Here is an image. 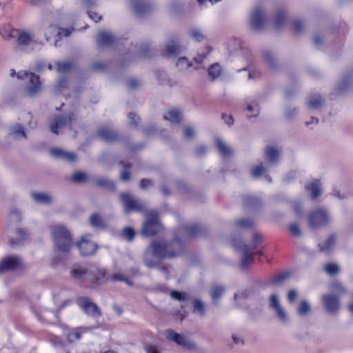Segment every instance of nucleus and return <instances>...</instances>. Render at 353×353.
<instances>
[{"label": "nucleus", "instance_id": "393cba45", "mask_svg": "<svg viewBox=\"0 0 353 353\" xmlns=\"http://www.w3.org/2000/svg\"><path fill=\"white\" fill-rule=\"evenodd\" d=\"M32 197L34 201L43 204L50 203L52 200V196L45 192H32Z\"/></svg>", "mask_w": 353, "mask_h": 353}, {"label": "nucleus", "instance_id": "4be33fe9", "mask_svg": "<svg viewBox=\"0 0 353 353\" xmlns=\"http://www.w3.org/2000/svg\"><path fill=\"white\" fill-rule=\"evenodd\" d=\"M265 154L268 164L274 163L279 158L280 151L274 145H268L265 148Z\"/></svg>", "mask_w": 353, "mask_h": 353}, {"label": "nucleus", "instance_id": "cd10ccee", "mask_svg": "<svg viewBox=\"0 0 353 353\" xmlns=\"http://www.w3.org/2000/svg\"><path fill=\"white\" fill-rule=\"evenodd\" d=\"M242 252V260L241 265L243 268H245L252 261V254L250 252V248L247 245H243L241 248Z\"/></svg>", "mask_w": 353, "mask_h": 353}, {"label": "nucleus", "instance_id": "c756f323", "mask_svg": "<svg viewBox=\"0 0 353 353\" xmlns=\"http://www.w3.org/2000/svg\"><path fill=\"white\" fill-rule=\"evenodd\" d=\"M222 70L219 63L212 64L208 69L209 76L212 79H216L221 76Z\"/></svg>", "mask_w": 353, "mask_h": 353}, {"label": "nucleus", "instance_id": "ea45409f", "mask_svg": "<svg viewBox=\"0 0 353 353\" xmlns=\"http://www.w3.org/2000/svg\"><path fill=\"white\" fill-rule=\"evenodd\" d=\"M246 110L248 111V117H254L259 113L258 105L254 102L248 104Z\"/></svg>", "mask_w": 353, "mask_h": 353}, {"label": "nucleus", "instance_id": "6ab92c4d", "mask_svg": "<svg viewBox=\"0 0 353 353\" xmlns=\"http://www.w3.org/2000/svg\"><path fill=\"white\" fill-rule=\"evenodd\" d=\"M105 272L97 267L89 268L88 279L96 283H102L104 281Z\"/></svg>", "mask_w": 353, "mask_h": 353}, {"label": "nucleus", "instance_id": "2f4dec72", "mask_svg": "<svg viewBox=\"0 0 353 353\" xmlns=\"http://www.w3.org/2000/svg\"><path fill=\"white\" fill-rule=\"evenodd\" d=\"M72 274L77 279L88 278L89 269L85 270L81 267H75L72 270Z\"/></svg>", "mask_w": 353, "mask_h": 353}, {"label": "nucleus", "instance_id": "5701e85b", "mask_svg": "<svg viewBox=\"0 0 353 353\" xmlns=\"http://www.w3.org/2000/svg\"><path fill=\"white\" fill-rule=\"evenodd\" d=\"M306 190L311 193L312 199H317L321 193V183L318 180H313L306 185Z\"/></svg>", "mask_w": 353, "mask_h": 353}, {"label": "nucleus", "instance_id": "bf43d9fd", "mask_svg": "<svg viewBox=\"0 0 353 353\" xmlns=\"http://www.w3.org/2000/svg\"><path fill=\"white\" fill-rule=\"evenodd\" d=\"M303 23L301 20L297 19L293 22L294 28L296 31H300L301 30V28L303 27Z\"/></svg>", "mask_w": 353, "mask_h": 353}, {"label": "nucleus", "instance_id": "dca6fc26", "mask_svg": "<svg viewBox=\"0 0 353 353\" xmlns=\"http://www.w3.org/2000/svg\"><path fill=\"white\" fill-rule=\"evenodd\" d=\"M322 301L328 312L335 313L340 307L338 299L332 294H325L322 296Z\"/></svg>", "mask_w": 353, "mask_h": 353}, {"label": "nucleus", "instance_id": "e2e57ef3", "mask_svg": "<svg viewBox=\"0 0 353 353\" xmlns=\"http://www.w3.org/2000/svg\"><path fill=\"white\" fill-rule=\"evenodd\" d=\"M331 289L332 290H334L336 292H337L338 294H340L341 292H343V288L342 286L339 284V283H334L332 287H331Z\"/></svg>", "mask_w": 353, "mask_h": 353}, {"label": "nucleus", "instance_id": "774afa93", "mask_svg": "<svg viewBox=\"0 0 353 353\" xmlns=\"http://www.w3.org/2000/svg\"><path fill=\"white\" fill-rule=\"evenodd\" d=\"M121 178L123 181H128L130 179L128 171L124 170L121 174Z\"/></svg>", "mask_w": 353, "mask_h": 353}, {"label": "nucleus", "instance_id": "58836bf2", "mask_svg": "<svg viewBox=\"0 0 353 353\" xmlns=\"http://www.w3.org/2000/svg\"><path fill=\"white\" fill-rule=\"evenodd\" d=\"M90 221L91 225L95 228H101L104 226L101 217L97 214H94L90 216Z\"/></svg>", "mask_w": 353, "mask_h": 353}, {"label": "nucleus", "instance_id": "338daca9", "mask_svg": "<svg viewBox=\"0 0 353 353\" xmlns=\"http://www.w3.org/2000/svg\"><path fill=\"white\" fill-rule=\"evenodd\" d=\"M94 0H83L82 4L86 8H90L94 4Z\"/></svg>", "mask_w": 353, "mask_h": 353}, {"label": "nucleus", "instance_id": "bb28decb", "mask_svg": "<svg viewBox=\"0 0 353 353\" xmlns=\"http://www.w3.org/2000/svg\"><path fill=\"white\" fill-rule=\"evenodd\" d=\"M165 120L169 121L172 123H176L180 121L181 119V112L175 109L168 111L163 116Z\"/></svg>", "mask_w": 353, "mask_h": 353}, {"label": "nucleus", "instance_id": "c9c22d12", "mask_svg": "<svg viewBox=\"0 0 353 353\" xmlns=\"http://www.w3.org/2000/svg\"><path fill=\"white\" fill-rule=\"evenodd\" d=\"M335 238L333 236H330L325 242L320 244V249L323 252H328L334 245Z\"/></svg>", "mask_w": 353, "mask_h": 353}, {"label": "nucleus", "instance_id": "13d9d810", "mask_svg": "<svg viewBox=\"0 0 353 353\" xmlns=\"http://www.w3.org/2000/svg\"><path fill=\"white\" fill-rule=\"evenodd\" d=\"M88 14L89 15V17L91 19H92L93 21H94L95 22H97L98 21L101 20V17L96 12H92L91 11H88Z\"/></svg>", "mask_w": 353, "mask_h": 353}, {"label": "nucleus", "instance_id": "423d86ee", "mask_svg": "<svg viewBox=\"0 0 353 353\" xmlns=\"http://www.w3.org/2000/svg\"><path fill=\"white\" fill-rule=\"evenodd\" d=\"M165 337L168 340L188 350H194L196 347V343L188 336L177 333L174 330H167L165 332Z\"/></svg>", "mask_w": 353, "mask_h": 353}, {"label": "nucleus", "instance_id": "4c0bfd02", "mask_svg": "<svg viewBox=\"0 0 353 353\" xmlns=\"http://www.w3.org/2000/svg\"><path fill=\"white\" fill-rule=\"evenodd\" d=\"M176 65L179 70H183L191 67L192 63L185 57H181L177 60Z\"/></svg>", "mask_w": 353, "mask_h": 353}, {"label": "nucleus", "instance_id": "603ef678", "mask_svg": "<svg viewBox=\"0 0 353 353\" xmlns=\"http://www.w3.org/2000/svg\"><path fill=\"white\" fill-rule=\"evenodd\" d=\"M297 296H298V292L296 290H292L289 291V292L288 294V302L290 303L294 302V301L296 300Z\"/></svg>", "mask_w": 353, "mask_h": 353}, {"label": "nucleus", "instance_id": "6e6552de", "mask_svg": "<svg viewBox=\"0 0 353 353\" xmlns=\"http://www.w3.org/2000/svg\"><path fill=\"white\" fill-rule=\"evenodd\" d=\"M77 246L81 255L90 256L95 253L97 245L91 240L90 235L83 236L77 243Z\"/></svg>", "mask_w": 353, "mask_h": 353}, {"label": "nucleus", "instance_id": "a19ab883", "mask_svg": "<svg viewBox=\"0 0 353 353\" xmlns=\"http://www.w3.org/2000/svg\"><path fill=\"white\" fill-rule=\"evenodd\" d=\"M190 36L195 41H201L205 39L204 34L199 29H192L190 31Z\"/></svg>", "mask_w": 353, "mask_h": 353}, {"label": "nucleus", "instance_id": "7ed1b4c3", "mask_svg": "<svg viewBox=\"0 0 353 353\" xmlns=\"http://www.w3.org/2000/svg\"><path fill=\"white\" fill-rule=\"evenodd\" d=\"M73 28H63L57 24H49L43 28V34L48 42L53 41V45L57 46V43L63 38L69 37Z\"/></svg>", "mask_w": 353, "mask_h": 353}, {"label": "nucleus", "instance_id": "8fccbe9b", "mask_svg": "<svg viewBox=\"0 0 353 353\" xmlns=\"http://www.w3.org/2000/svg\"><path fill=\"white\" fill-rule=\"evenodd\" d=\"M131 7L137 12H141L145 9V6L143 3L137 1H133L131 3Z\"/></svg>", "mask_w": 353, "mask_h": 353}, {"label": "nucleus", "instance_id": "473e14b6", "mask_svg": "<svg viewBox=\"0 0 353 353\" xmlns=\"http://www.w3.org/2000/svg\"><path fill=\"white\" fill-rule=\"evenodd\" d=\"M179 50V46L175 42H170L165 46L164 54L168 57L174 56Z\"/></svg>", "mask_w": 353, "mask_h": 353}, {"label": "nucleus", "instance_id": "e433bc0d", "mask_svg": "<svg viewBox=\"0 0 353 353\" xmlns=\"http://www.w3.org/2000/svg\"><path fill=\"white\" fill-rule=\"evenodd\" d=\"M225 289L221 285H217L213 288L211 291V296L213 301L218 300L224 293Z\"/></svg>", "mask_w": 353, "mask_h": 353}, {"label": "nucleus", "instance_id": "de8ad7c7", "mask_svg": "<svg viewBox=\"0 0 353 353\" xmlns=\"http://www.w3.org/2000/svg\"><path fill=\"white\" fill-rule=\"evenodd\" d=\"M170 296L178 301H182L187 299V294L185 292H180L177 291H172L170 292Z\"/></svg>", "mask_w": 353, "mask_h": 353}, {"label": "nucleus", "instance_id": "ddd939ff", "mask_svg": "<svg viewBox=\"0 0 353 353\" xmlns=\"http://www.w3.org/2000/svg\"><path fill=\"white\" fill-rule=\"evenodd\" d=\"M79 306L88 315L98 316L100 311L97 306L88 298L81 297L77 300Z\"/></svg>", "mask_w": 353, "mask_h": 353}, {"label": "nucleus", "instance_id": "f8f14e48", "mask_svg": "<svg viewBox=\"0 0 353 353\" xmlns=\"http://www.w3.org/2000/svg\"><path fill=\"white\" fill-rule=\"evenodd\" d=\"M92 328L88 327H79L77 328H65L63 330V334L70 343L75 342L81 339V336L90 331Z\"/></svg>", "mask_w": 353, "mask_h": 353}, {"label": "nucleus", "instance_id": "a18cd8bd", "mask_svg": "<svg viewBox=\"0 0 353 353\" xmlns=\"http://www.w3.org/2000/svg\"><path fill=\"white\" fill-rule=\"evenodd\" d=\"M100 137L106 141H111L113 139V134L108 129H101L98 132Z\"/></svg>", "mask_w": 353, "mask_h": 353}, {"label": "nucleus", "instance_id": "680f3d73", "mask_svg": "<svg viewBox=\"0 0 353 353\" xmlns=\"http://www.w3.org/2000/svg\"><path fill=\"white\" fill-rule=\"evenodd\" d=\"M261 239V237L260 235H258V234H255L253 237V242H252V250H254L256 248V245L257 243H259L260 242Z\"/></svg>", "mask_w": 353, "mask_h": 353}, {"label": "nucleus", "instance_id": "f3484780", "mask_svg": "<svg viewBox=\"0 0 353 353\" xmlns=\"http://www.w3.org/2000/svg\"><path fill=\"white\" fill-rule=\"evenodd\" d=\"M71 119L56 117L50 123V130L54 134H59L70 121Z\"/></svg>", "mask_w": 353, "mask_h": 353}, {"label": "nucleus", "instance_id": "f03ea898", "mask_svg": "<svg viewBox=\"0 0 353 353\" xmlns=\"http://www.w3.org/2000/svg\"><path fill=\"white\" fill-rule=\"evenodd\" d=\"M52 237L59 252L67 253L70 250L72 246L71 234L63 225L57 224L53 226Z\"/></svg>", "mask_w": 353, "mask_h": 353}, {"label": "nucleus", "instance_id": "864d4df0", "mask_svg": "<svg viewBox=\"0 0 353 353\" xmlns=\"http://www.w3.org/2000/svg\"><path fill=\"white\" fill-rule=\"evenodd\" d=\"M55 345H59L60 347L61 353H69V352L65 348L62 347L60 340L58 337L54 336V339H50Z\"/></svg>", "mask_w": 353, "mask_h": 353}, {"label": "nucleus", "instance_id": "b1692460", "mask_svg": "<svg viewBox=\"0 0 353 353\" xmlns=\"http://www.w3.org/2000/svg\"><path fill=\"white\" fill-rule=\"evenodd\" d=\"M17 34V29H14L10 24H5L0 28V34L5 39L9 40L15 39Z\"/></svg>", "mask_w": 353, "mask_h": 353}, {"label": "nucleus", "instance_id": "3c124183", "mask_svg": "<svg viewBox=\"0 0 353 353\" xmlns=\"http://www.w3.org/2000/svg\"><path fill=\"white\" fill-rule=\"evenodd\" d=\"M265 171V168L262 165L255 166L252 170V175L254 177L260 176Z\"/></svg>", "mask_w": 353, "mask_h": 353}, {"label": "nucleus", "instance_id": "49530a36", "mask_svg": "<svg viewBox=\"0 0 353 353\" xmlns=\"http://www.w3.org/2000/svg\"><path fill=\"white\" fill-rule=\"evenodd\" d=\"M26 234L22 230H19L17 232V239L15 241L13 240L12 238H10V243L12 245L19 244L20 242L25 239Z\"/></svg>", "mask_w": 353, "mask_h": 353}, {"label": "nucleus", "instance_id": "6e6d98bb", "mask_svg": "<svg viewBox=\"0 0 353 353\" xmlns=\"http://www.w3.org/2000/svg\"><path fill=\"white\" fill-rule=\"evenodd\" d=\"M290 230L291 233L295 236H299L301 234L299 226L295 223L290 225Z\"/></svg>", "mask_w": 353, "mask_h": 353}, {"label": "nucleus", "instance_id": "9b49d317", "mask_svg": "<svg viewBox=\"0 0 353 353\" xmlns=\"http://www.w3.org/2000/svg\"><path fill=\"white\" fill-rule=\"evenodd\" d=\"M22 267L23 264L20 259L16 256H9L0 263V272L19 270Z\"/></svg>", "mask_w": 353, "mask_h": 353}, {"label": "nucleus", "instance_id": "2eb2a0df", "mask_svg": "<svg viewBox=\"0 0 353 353\" xmlns=\"http://www.w3.org/2000/svg\"><path fill=\"white\" fill-rule=\"evenodd\" d=\"M162 226L156 217L147 220L143 224L142 233L145 236H152L161 230Z\"/></svg>", "mask_w": 353, "mask_h": 353}, {"label": "nucleus", "instance_id": "09e8293b", "mask_svg": "<svg viewBox=\"0 0 353 353\" xmlns=\"http://www.w3.org/2000/svg\"><path fill=\"white\" fill-rule=\"evenodd\" d=\"M122 236L128 241H132L134 236V231L131 228H125L122 232Z\"/></svg>", "mask_w": 353, "mask_h": 353}, {"label": "nucleus", "instance_id": "79ce46f5", "mask_svg": "<svg viewBox=\"0 0 353 353\" xmlns=\"http://www.w3.org/2000/svg\"><path fill=\"white\" fill-rule=\"evenodd\" d=\"M253 222L248 219L239 220L236 223V229H246L250 228L253 225Z\"/></svg>", "mask_w": 353, "mask_h": 353}, {"label": "nucleus", "instance_id": "f704fd0d", "mask_svg": "<svg viewBox=\"0 0 353 353\" xmlns=\"http://www.w3.org/2000/svg\"><path fill=\"white\" fill-rule=\"evenodd\" d=\"M321 104L322 99L319 96L312 97L307 101V105L311 109H317Z\"/></svg>", "mask_w": 353, "mask_h": 353}, {"label": "nucleus", "instance_id": "72a5a7b5", "mask_svg": "<svg viewBox=\"0 0 353 353\" xmlns=\"http://www.w3.org/2000/svg\"><path fill=\"white\" fill-rule=\"evenodd\" d=\"M71 65L68 62H57L54 66L49 65L48 68L50 70L56 69L59 72H65L70 68Z\"/></svg>", "mask_w": 353, "mask_h": 353}, {"label": "nucleus", "instance_id": "f257e3e1", "mask_svg": "<svg viewBox=\"0 0 353 353\" xmlns=\"http://www.w3.org/2000/svg\"><path fill=\"white\" fill-rule=\"evenodd\" d=\"M170 248V245H166L163 243L155 242L152 243L145 254L146 265L152 267L164 257L175 256L179 254V250L176 252H172Z\"/></svg>", "mask_w": 353, "mask_h": 353}, {"label": "nucleus", "instance_id": "20e7f679", "mask_svg": "<svg viewBox=\"0 0 353 353\" xmlns=\"http://www.w3.org/2000/svg\"><path fill=\"white\" fill-rule=\"evenodd\" d=\"M17 77L24 81L26 90L29 95H34L41 90V82L37 75L26 71H19Z\"/></svg>", "mask_w": 353, "mask_h": 353}, {"label": "nucleus", "instance_id": "7c9ffc66", "mask_svg": "<svg viewBox=\"0 0 353 353\" xmlns=\"http://www.w3.org/2000/svg\"><path fill=\"white\" fill-rule=\"evenodd\" d=\"M216 145L219 150V152L223 157L229 155L232 152V150L228 147L221 139H217L216 140Z\"/></svg>", "mask_w": 353, "mask_h": 353}, {"label": "nucleus", "instance_id": "aec40b11", "mask_svg": "<svg viewBox=\"0 0 353 353\" xmlns=\"http://www.w3.org/2000/svg\"><path fill=\"white\" fill-rule=\"evenodd\" d=\"M312 312V306L307 299H302L296 308L297 314L301 316H307Z\"/></svg>", "mask_w": 353, "mask_h": 353}, {"label": "nucleus", "instance_id": "412c9836", "mask_svg": "<svg viewBox=\"0 0 353 353\" xmlns=\"http://www.w3.org/2000/svg\"><path fill=\"white\" fill-rule=\"evenodd\" d=\"M286 21L285 13L283 10H279L271 19V25L276 30L283 27Z\"/></svg>", "mask_w": 353, "mask_h": 353}, {"label": "nucleus", "instance_id": "0eeeda50", "mask_svg": "<svg viewBox=\"0 0 353 353\" xmlns=\"http://www.w3.org/2000/svg\"><path fill=\"white\" fill-rule=\"evenodd\" d=\"M269 305L270 307L274 311L276 317L280 322L283 323L288 322V314L281 305L277 294H272L270 295L269 299Z\"/></svg>", "mask_w": 353, "mask_h": 353}, {"label": "nucleus", "instance_id": "a878e982", "mask_svg": "<svg viewBox=\"0 0 353 353\" xmlns=\"http://www.w3.org/2000/svg\"><path fill=\"white\" fill-rule=\"evenodd\" d=\"M9 132L11 136L17 139L25 138L26 130L19 124H15L10 127Z\"/></svg>", "mask_w": 353, "mask_h": 353}, {"label": "nucleus", "instance_id": "a211bd4d", "mask_svg": "<svg viewBox=\"0 0 353 353\" xmlns=\"http://www.w3.org/2000/svg\"><path fill=\"white\" fill-rule=\"evenodd\" d=\"M50 154L55 158L61 159L68 162L74 161L77 159L74 153L68 152L59 148L51 149Z\"/></svg>", "mask_w": 353, "mask_h": 353}, {"label": "nucleus", "instance_id": "052dcab7", "mask_svg": "<svg viewBox=\"0 0 353 353\" xmlns=\"http://www.w3.org/2000/svg\"><path fill=\"white\" fill-rule=\"evenodd\" d=\"M128 119L131 124H134L139 119L138 117L134 113H130L128 115Z\"/></svg>", "mask_w": 353, "mask_h": 353}, {"label": "nucleus", "instance_id": "9d476101", "mask_svg": "<svg viewBox=\"0 0 353 353\" xmlns=\"http://www.w3.org/2000/svg\"><path fill=\"white\" fill-rule=\"evenodd\" d=\"M15 39L18 46H28L35 42L36 34L32 29H17Z\"/></svg>", "mask_w": 353, "mask_h": 353}, {"label": "nucleus", "instance_id": "5fc2aeb1", "mask_svg": "<svg viewBox=\"0 0 353 353\" xmlns=\"http://www.w3.org/2000/svg\"><path fill=\"white\" fill-rule=\"evenodd\" d=\"M85 179V175L82 172L75 173L72 176V180L76 182H81Z\"/></svg>", "mask_w": 353, "mask_h": 353}, {"label": "nucleus", "instance_id": "1a4fd4ad", "mask_svg": "<svg viewBox=\"0 0 353 353\" xmlns=\"http://www.w3.org/2000/svg\"><path fill=\"white\" fill-rule=\"evenodd\" d=\"M309 221L311 227L316 228L328 223L330 217L325 210L319 209L310 215Z\"/></svg>", "mask_w": 353, "mask_h": 353}, {"label": "nucleus", "instance_id": "c85d7f7f", "mask_svg": "<svg viewBox=\"0 0 353 353\" xmlns=\"http://www.w3.org/2000/svg\"><path fill=\"white\" fill-rule=\"evenodd\" d=\"M193 312L199 316H203L205 313V306L203 301L194 299L193 301Z\"/></svg>", "mask_w": 353, "mask_h": 353}, {"label": "nucleus", "instance_id": "4468645a", "mask_svg": "<svg viewBox=\"0 0 353 353\" xmlns=\"http://www.w3.org/2000/svg\"><path fill=\"white\" fill-rule=\"evenodd\" d=\"M120 199L124 205V211L125 213H128L132 210L138 211L141 209V204L127 193L121 194Z\"/></svg>", "mask_w": 353, "mask_h": 353}, {"label": "nucleus", "instance_id": "37998d69", "mask_svg": "<svg viewBox=\"0 0 353 353\" xmlns=\"http://www.w3.org/2000/svg\"><path fill=\"white\" fill-rule=\"evenodd\" d=\"M324 270L327 274L334 275L339 272V268L337 264L330 263L324 266Z\"/></svg>", "mask_w": 353, "mask_h": 353}, {"label": "nucleus", "instance_id": "4d7b16f0", "mask_svg": "<svg viewBox=\"0 0 353 353\" xmlns=\"http://www.w3.org/2000/svg\"><path fill=\"white\" fill-rule=\"evenodd\" d=\"M184 133L186 138L190 139L194 135V130L192 127L188 126L185 128Z\"/></svg>", "mask_w": 353, "mask_h": 353}, {"label": "nucleus", "instance_id": "39448f33", "mask_svg": "<svg viewBox=\"0 0 353 353\" xmlns=\"http://www.w3.org/2000/svg\"><path fill=\"white\" fill-rule=\"evenodd\" d=\"M267 21L265 9L263 6H256L251 12L248 18L249 26L254 30L261 29Z\"/></svg>", "mask_w": 353, "mask_h": 353}, {"label": "nucleus", "instance_id": "0e129e2a", "mask_svg": "<svg viewBox=\"0 0 353 353\" xmlns=\"http://www.w3.org/2000/svg\"><path fill=\"white\" fill-rule=\"evenodd\" d=\"M223 119L228 125H232L233 123V119L231 115L223 114Z\"/></svg>", "mask_w": 353, "mask_h": 353}, {"label": "nucleus", "instance_id": "69168bd1", "mask_svg": "<svg viewBox=\"0 0 353 353\" xmlns=\"http://www.w3.org/2000/svg\"><path fill=\"white\" fill-rule=\"evenodd\" d=\"M150 185V181L147 180V179H143L141 181L140 183H139V187L142 189H145L147 188L149 185Z\"/></svg>", "mask_w": 353, "mask_h": 353}, {"label": "nucleus", "instance_id": "c03bdc74", "mask_svg": "<svg viewBox=\"0 0 353 353\" xmlns=\"http://www.w3.org/2000/svg\"><path fill=\"white\" fill-rule=\"evenodd\" d=\"M112 41V37L110 32H101L99 34V41L101 44H105Z\"/></svg>", "mask_w": 353, "mask_h": 353}]
</instances>
